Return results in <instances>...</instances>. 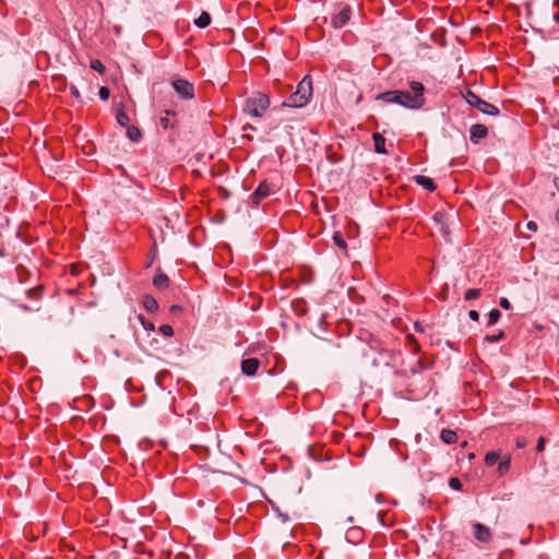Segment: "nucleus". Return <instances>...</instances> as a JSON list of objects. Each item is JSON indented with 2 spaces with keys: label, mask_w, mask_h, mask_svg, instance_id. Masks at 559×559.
<instances>
[{
  "label": "nucleus",
  "mask_w": 559,
  "mask_h": 559,
  "mask_svg": "<svg viewBox=\"0 0 559 559\" xmlns=\"http://www.w3.org/2000/svg\"><path fill=\"white\" fill-rule=\"evenodd\" d=\"M425 86L421 82L412 81L405 91H388L377 95L376 99L386 104H397L408 109H420L425 103Z\"/></svg>",
  "instance_id": "f257e3e1"
},
{
  "label": "nucleus",
  "mask_w": 559,
  "mask_h": 559,
  "mask_svg": "<svg viewBox=\"0 0 559 559\" xmlns=\"http://www.w3.org/2000/svg\"><path fill=\"white\" fill-rule=\"evenodd\" d=\"M364 355L376 368L396 367L401 365V353L384 347L379 340L373 337H370L369 348Z\"/></svg>",
  "instance_id": "f03ea898"
},
{
  "label": "nucleus",
  "mask_w": 559,
  "mask_h": 559,
  "mask_svg": "<svg viewBox=\"0 0 559 559\" xmlns=\"http://www.w3.org/2000/svg\"><path fill=\"white\" fill-rule=\"evenodd\" d=\"M312 96V80L309 75H306L297 86L296 92H294L286 102L283 103V106L301 108L306 106Z\"/></svg>",
  "instance_id": "7ed1b4c3"
},
{
  "label": "nucleus",
  "mask_w": 559,
  "mask_h": 559,
  "mask_svg": "<svg viewBox=\"0 0 559 559\" xmlns=\"http://www.w3.org/2000/svg\"><path fill=\"white\" fill-rule=\"evenodd\" d=\"M269 106V96L263 93H255L246 99L243 111L252 117L261 118Z\"/></svg>",
  "instance_id": "20e7f679"
},
{
  "label": "nucleus",
  "mask_w": 559,
  "mask_h": 559,
  "mask_svg": "<svg viewBox=\"0 0 559 559\" xmlns=\"http://www.w3.org/2000/svg\"><path fill=\"white\" fill-rule=\"evenodd\" d=\"M463 97L469 106L477 108L483 114L490 116L499 115V109L495 105L481 99L471 90H466V92L463 94Z\"/></svg>",
  "instance_id": "39448f33"
},
{
  "label": "nucleus",
  "mask_w": 559,
  "mask_h": 559,
  "mask_svg": "<svg viewBox=\"0 0 559 559\" xmlns=\"http://www.w3.org/2000/svg\"><path fill=\"white\" fill-rule=\"evenodd\" d=\"M352 16V8L347 3H337L331 14V25L334 28H342L345 26Z\"/></svg>",
  "instance_id": "423d86ee"
},
{
  "label": "nucleus",
  "mask_w": 559,
  "mask_h": 559,
  "mask_svg": "<svg viewBox=\"0 0 559 559\" xmlns=\"http://www.w3.org/2000/svg\"><path fill=\"white\" fill-rule=\"evenodd\" d=\"M274 193V186L266 180H263L259 183L257 189L250 195V202L253 207H258L260 203Z\"/></svg>",
  "instance_id": "0eeeda50"
},
{
  "label": "nucleus",
  "mask_w": 559,
  "mask_h": 559,
  "mask_svg": "<svg viewBox=\"0 0 559 559\" xmlns=\"http://www.w3.org/2000/svg\"><path fill=\"white\" fill-rule=\"evenodd\" d=\"M173 86L181 98L191 99L194 97V87L189 81L178 79L173 82Z\"/></svg>",
  "instance_id": "6e6552de"
},
{
  "label": "nucleus",
  "mask_w": 559,
  "mask_h": 559,
  "mask_svg": "<svg viewBox=\"0 0 559 559\" xmlns=\"http://www.w3.org/2000/svg\"><path fill=\"white\" fill-rule=\"evenodd\" d=\"M487 135L488 129L485 124L475 123L469 129V140L475 144H477L481 139H485Z\"/></svg>",
  "instance_id": "1a4fd4ad"
},
{
  "label": "nucleus",
  "mask_w": 559,
  "mask_h": 559,
  "mask_svg": "<svg viewBox=\"0 0 559 559\" xmlns=\"http://www.w3.org/2000/svg\"><path fill=\"white\" fill-rule=\"evenodd\" d=\"M474 527V537L481 542V543H488L492 535H491V532L489 530V527L485 526L484 524L481 523H475L473 525Z\"/></svg>",
  "instance_id": "9d476101"
},
{
  "label": "nucleus",
  "mask_w": 559,
  "mask_h": 559,
  "mask_svg": "<svg viewBox=\"0 0 559 559\" xmlns=\"http://www.w3.org/2000/svg\"><path fill=\"white\" fill-rule=\"evenodd\" d=\"M260 361L257 358H247L241 361V371L243 374L252 377L257 373Z\"/></svg>",
  "instance_id": "9b49d317"
},
{
  "label": "nucleus",
  "mask_w": 559,
  "mask_h": 559,
  "mask_svg": "<svg viewBox=\"0 0 559 559\" xmlns=\"http://www.w3.org/2000/svg\"><path fill=\"white\" fill-rule=\"evenodd\" d=\"M414 180L417 185L421 186L423 188L430 192L437 189V185L435 183V181L427 176L417 175L414 177Z\"/></svg>",
  "instance_id": "f8f14e48"
},
{
  "label": "nucleus",
  "mask_w": 559,
  "mask_h": 559,
  "mask_svg": "<svg viewBox=\"0 0 559 559\" xmlns=\"http://www.w3.org/2000/svg\"><path fill=\"white\" fill-rule=\"evenodd\" d=\"M372 140L374 144V152L378 154H385V138L382 134L376 132L372 134Z\"/></svg>",
  "instance_id": "ddd939ff"
},
{
  "label": "nucleus",
  "mask_w": 559,
  "mask_h": 559,
  "mask_svg": "<svg viewBox=\"0 0 559 559\" xmlns=\"http://www.w3.org/2000/svg\"><path fill=\"white\" fill-rule=\"evenodd\" d=\"M142 305L148 312H156L158 310V302L152 295H144L142 297Z\"/></svg>",
  "instance_id": "4468645a"
},
{
  "label": "nucleus",
  "mask_w": 559,
  "mask_h": 559,
  "mask_svg": "<svg viewBox=\"0 0 559 559\" xmlns=\"http://www.w3.org/2000/svg\"><path fill=\"white\" fill-rule=\"evenodd\" d=\"M153 285L159 289V290H164L166 289L168 286H169V278L166 274L164 273H157L154 277H153Z\"/></svg>",
  "instance_id": "2eb2a0df"
},
{
  "label": "nucleus",
  "mask_w": 559,
  "mask_h": 559,
  "mask_svg": "<svg viewBox=\"0 0 559 559\" xmlns=\"http://www.w3.org/2000/svg\"><path fill=\"white\" fill-rule=\"evenodd\" d=\"M293 310L296 316L302 317L307 313L308 307L304 299H296L292 302Z\"/></svg>",
  "instance_id": "dca6fc26"
},
{
  "label": "nucleus",
  "mask_w": 559,
  "mask_h": 559,
  "mask_svg": "<svg viewBox=\"0 0 559 559\" xmlns=\"http://www.w3.org/2000/svg\"><path fill=\"white\" fill-rule=\"evenodd\" d=\"M440 438L445 444H453L457 441V433L451 429H442Z\"/></svg>",
  "instance_id": "f3484780"
},
{
  "label": "nucleus",
  "mask_w": 559,
  "mask_h": 559,
  "mask_svg": "<svg viewBox=\"0 0 559 559\" xmlns=\"http://www.w3.org/2000/svg\"><path fill=\"white\" fill-rule=\"evenodd\" d=\"M510 467H511V456L504 455L498 464L497 472H498L499 476H504L510 471Z\"/></svg>",
  "instance_id": "a211bd4d"
},
{
  "label": "nucleus",
  "mask_w": 559,
  "mask_h": 559,
  "mask_svg": "<svg viewBox=\"0 0 559 559\" xmlns=\"http://www.w3.org/2000/svg\"><path fill=\"white\" fill-rule=\"evenodd\" d=\"M127 135L132 142H139L142 138V132L139 128L130 126L127 129Z\"/></svg>",
  "instance_id": "6ab92c4d"
},
{
  "label": "nucleus",
  "mask_w": 559,
  "mask_h": 559,
  "mask_svg": "<svg viewBox=\"0 0 559 559\" xmlns=\"http://www.w3.org/2000/svg\"><path fill=\"white\" fill-rule=\"evenodd\" d=\"M211 23V15L207 12H202L200 16L194 21V24L200 27L204 28L209 26Z\"/></svg>",
  "instance_id": "aec40b11"
},
{
  "label": "nucleus",
  "mask_w": 559,
  "mask_h": 559,
  "mask_svg": "<svg viewBox=\"0 0 559 559\" xmlns=\"http://www.w3.org/2000/svg\"><path fill=\"white\" fill-rule=\"evenodd\" d=\"M499 459H500V453L499 452L490 451L485 456V463L488 466H492V465H495L498 462Z\"/></svg>",
  "instance_id": "412c9836"
},
{
  "label": "nucleus",
  "mask_w": 559,
  "mask_h": 559,
  "mask_svg": "<svg viewBox=\"0 0 559 559\" xmlns=\"http://www.w3.org/2000/svg\"><path fill=\"white\" fill-rule=\"evenodd\" d=\"M506 337L504 332L501 330L497 334H488L484 337V341L487 343H497Z\"/></svg>",
  "instance_id": "4be33fe9"
},
{
  "label": "nucleus",
  "mask_w": 559,
  "mask_h": 559,
  "mask_svg": "<svg viewBox=\"0 0 559 559\" xmlns=\"http://www.w3.org/2000/svg\"><path fill=\"white\" fill-rule=\"evenodd\" d=\"M333 241L341 249H346L347 248V243H346L343 235L340 231L334 233Z\"/></svg>",
  "instance_id": "5701e85b"
},
{
  "label": "nucleus",
  "mask_w": 559,
  "mask_h": 559,
  "mask_svg": "<svg viewBox=\"0 0 559 559\" xmlns=\"http://www.w3.org/2000/svg\"><path fill=\"white\" fill-rule=\"evenodd\" d=\"M116 119H117V122L122 127H127L130 121L128 114L124 112L123 110H119L117 112Z\"/></svg>",
  "instance_id": "b1692460"
},
{
  "label": "nucleus",
  "mask_w": 559,
  "mask_h": 559,
  "mask_svg": "<svg viewBox=\"0 0 559 559\" xmlns=\"http://www.w3.org/2000/svg\"><path fill=\"white\" fill-rule=\"evenodd\" d=\"M501 317V312L498 309L490 310L488 314V325L496 324Z\"/></svg>",
  "instance_id": "393cba45"
},
{
  "label": "nucleus",
  "mask_w": 559,
  "mask_h": 559,
  "mask_svg": "<svg viewBox=\"0 0 559 559\" xmlns=\"http://www.w3.org/2000/svg\"><path fill=\"white\" fill-rule=\"evenodd\" d=\"M16 274H17V277H19V281L21 283L25 282L27 280V276H28V271L23 266V265H17L16 269Z\"/></svg>",
  "instance_id": "a878e982"
},
{
  "label": "nucleus",
  "mask_w": 559,
  "mask_h": 559,
  "mask_svg": "<svg viewBox=\"0 0 559 559\" xmlns=\"http://www.w3.org/2000/svg\"><path fill=\"white\" fill-rule=\"evenodd\" d=\"M91 68H92L94 71H96V72H98V73H100V74L105 73V71H106L105 66H104V64H103V62H102L100 60H98V59H95V60H92V61H91Z\"/></svg>",
  "instance_id": "bb28decb"
},
{
  "label": "nucleus",
  "mask_w": 559,
  "mask_h": 559,
  "mask_svg": "<svg viewBox=\"0 0 559 559\" xmlns=\"http://www.w3.org/2000/svg\"><path fill=\"white\" fill-rule=\"evenodd\" d=\"M138 319H139V321L141 322L142 326H143L146 331H154V330H155V325H154V323H153V322H151V321H148V320H146V319L144 318V316H143V314H139V316H138Z\"/></svg>",
  "instance_id": "cd10ccee"
},
{
  "label": "nucleus",
  "mask_w": 559,
  "mask_h": 559,
  "mask_svg": "<svg viewBox=\"0 0 559 559\" xmlns=\"http://www.w3.org/2000/svg\"><path fill=\"white\" fill-rule=\"evenodd\" d=\"M480 289H477V288H471V289H467L465 295H464V298L465 300H472V299H476L480 296Z\"/></svg>",
  "instance_id": "c85d7f7f"
},
{
  "label": "nucleus",
  "mask_w": 559,
  "mask_h": 559,
  "mask_svg": "<svg viewBox=\"0 0 559 559\" xmlns=\"http://www.w3.org/2000/svg\"><path fill=\"white\" fill-rule=\"evenodd\" d=\"M159 332L164 335V336H173L174 335V329L171 325L169 324H163L159 326Z\"/></svg>",
  "instance_id": "c756f323"
},
{
  "label": "nucleus",
  "mask_w": 559,
  "mask_h": 559,
  "mask_svg": "<svg viewBox=\"0 0 559 559\" xmlns=\"http://www.w3.org/2000/svg\"><path fill=\"white\" fill-rule=\"evenodd\" d=\"M449 486L454 490H461L463 485L457 477H452L449 480Z\"/></svg>",
  "instance_id": "7c9ffc66"
},
{
  "label": "nucleus",
  "mask_w": 559,
  "mask_h": 559,
  "mask_svg": "<svg viewBox=\"0 0 559 559\" xmlns=\"http://www.w3.org/2000/svg\"><path fill=\"white\" fill-rule=\"evenodd\" d=\"M109 95H110V92H109L108 87H106V86L100 87V90H99V97L103 100H107L109 98Z\"/></svg>",
  "instance_id": "2f4dec72"
},
{
  "label": "nucleus",
  "mask_w": 559,
  "mask_h": 559,
  "mask_svg": "<svg viewBox=\"0 0 559 559\" xmlns=\"http://www.w3.org/2000/svg\"><path fill=\"white\" fill-rule=\"evenodd\" d=\"M354 537V538H360L361 536V531L359 528H352L347 532V537Z\"/></svg>",
  "instance_id": "473e14b6"
},
{
  "label": "nucleus",
  "mask_w": 559,
  "mask_h": 559,
  "mask_svg": "<svg viewBox=\"0 0 559 559\" xmlns=\"http://www.w3.org/2000/svg\"><path fill=\"white\" fill-rule=\"evenodd\" d=\"M426 367L423 365V361L420 359L417 360L416 367L412 368V373L415 374L421 370H424Z\"/></svg>",
  "instance_id": "72a5a7b5"
},
{
  "label": "nucleus",
  "mask_w": 559,
  "mask_h": 559,
  "mask_svg": "<svg viewBox=\"0 0 559 559\" xmlns=\"http://www.w3.org/2000/svg\"><path fill=\"white\" fill-rule=\"evenodd\" d=\"M426 367L423 365V361L420 359L417 360L416 367L412 368V373L415 374L421 370H424Z\"/></svg>",
  "instance_id": "f704fd0d"
},
{
  "label": "nucleus",
  "mask_w": 559,
  "mask_h": 559,
  "mask_svg": "<svg viewBox=\"0 0 559 559\" xmlns=\"http://www.w3.org/2000/svg\"><path fill=\"white\" fill-rule=\"evenodd\" d=\"M499 305H500L501 308H503L506 310H509L511 308V304L508 300V298H506V297L500 298Z\"/></svg>",
  "instance_id": "c9c22d12"
},
{
  "label": "nucleus",
  "mask_w": 559,
  "mask_h": 559,
  "mask_svg": "<svg viewBox=\"0 0 559 559\" xmlns=\"http://www.w3.org/2000/svg\"><path fill=\"white\" fill-rule=\"evenodd\" d=\"M546 439L544 437H540L537 441L536 451L542 452L545 449Z\"/></svg>",
  "instance_id": "e433bc0d"
},
{
  "label": "nucleus",
  "mask_w": 559,
  "mask_h": 559,
  "mask_svg": "<svg viewBox=\"0 0 559 559\" xmlns=\"http://www.w3.org/2000/svg\"><path fill=\"white\" fill-rule=\"evenodd\" d=\"M468 317L473 321H478L479 320V313H478L477 310H469L468 311Z\"/></svg>",
  "instance_id": "4c0bfd02"
},
{
  "label": "nucleus",
  "mask_w": 559,
  "mask_h": 559,
  "mask_svg": "<svg viewBox=\"0 0 559 559\" xmlns=\"http://www.w3.org/2000/svg\"><path fill=\"white\" fill-rule=\"evenodd\" d=\"M159 124H160L164 129L169 128V119H168V117H162V118L159 119Z\"/></svg>",
  "instance_id": "58836bf2"
},
{
  "label": "nucleus",
  "mask_w": 559,
  "mask_h": 559,
  "mask_svg": "<svg viewBox=\"0 0 559 559\" xmlns=\"http://www.w3.org/2000/svg\"><path fill=\"white\" fill-rule=\"evenodd\" d=\"M526 444H527V441L525 438H518L516 448L522 449V448L526 447Z\"/></svg>",
  "instance_id": "ea45409f"
},
{
  "label": "nucleus",
  "mask_w": 559,
  "mask_h": 559,
  "mask_svg": "<svg viewBox=\"0 0 559 559\" xmlns=\"http://www.w3.org/2000/svg\"><path fill=\"white\" fill-rule=\"evenodd\" d=\"M17 305H19V307H21L25 311L38 310L37 307H29V306H27L25 304H22V302H19Z\"/></svg>",
  "instance_id": "a19ab883"
},
{
  "label": "nucleus",
  "mask_w": 559,
  "mask_h": 559,
  "mask_svg": "<svg viewBox=\"0 0 559 559\" xmlns=\"http://www.w3.org/2000/svg\"><path fill=\"white\" fill-rule=\"evenodd\" d=\"M27 295L31 296L32 298H37L39 296V292L38 289H28Z\"/></svg>",
  "instance_id": "79ce46f5"
},
{
  "label": "nucleus",
  "mask_w": 559,
  "mask_h": 559,
  "mask_svg": "<svg viewBox=\"0 0 559 559\" xmlns=\"http://www.w3.org/2000/svg\"><path fill=\"white\" fill-rule=\"evenodd\" d=\"M527 228H528V229H532V230H536L537 225H536V223H534V222H528V223H527Z\"/></svg>",
  "instance_id": "37998d69"
},
{
  "label": "nucleus",
  "mask_w": 559,
  "mask_h": 559,
  "mask_svg": "<svg viewBox=\"0 0 559 559\" xmlns=\"http://www.w3.org/2000/svg\"><path fill=\"white\" fill-rule=\"evenodd\" d=\"M180 309H181L180 306H175V305L171 306V308H170L171 312H175V311L180 310Z\"/></svg>",
  "instance_id": "c03bdc74"
},
{
  "label": "nucleus",
  "mask_w": 559,
  "mask_h": 559,
  "mask_svg": "<svg viewBox=\"0 0 559 559\" xmlns=\"http://www.w3.org/2000/svg\"><path fill=\"white\" fill-rule=\"evenodd\" d=\"M554 21L559 24V12L554 14Z\"/></svg>",
  "instance_id": "a18cd8bd"
},
{
  "label": "nucleus",
  "mask_w": 559,
  "mask_h": 559,
  "mask_svg": "<svg viewBox=\"0 0 559 559\" xmlns=\"http://www.w3.org/2000/svg\"><path fill=\"white\" fill-rule=\"evenodd\" d=\"M552 4L554 7L559 8V0H554Z\"/></svg>",
  "instance_id": "49530a36"
},
{
  "label": "nucleus",
  "mask_w": 559,
  "mask_h": 559,
  "mask_svg": "<svg viewBox=\"0 0 559 559\" xmlns=\"http://www.w3.org/2000/svg\"><path fill=\"white\" fill-rule=\"evenodd\" d=\"M73 94H74V95H76V96H79V92H78V90H73Z\"/></svg>",
  "instance_id": "de8ad7c7"
},
{
  "label": "nucleus",
  "mask_w": 559,
  "mask_h": 559,
  "mask_svg": "<svg viewBox=\"0 0 559 559\" xmlns=\"http://www.w3.org/2000/svg\"><path fill=\"white\" fill-rule=\"evenodd\" d=\"M415 326H416V330L420 329V325H418V323H415Z\"/></svg>",
  "instance_id": "09e8293b"
},
{
  "label": "nucleus",
  "mask_w": 559,
  "mask_h": 559,
  "mask_svg": "<svg viewBox=\"0 0 559 559\" xmlns=\"http://www.w3.org/2000/svg\"><path fill=\"white\" fill-rule=\"evenodd\" d=\"M415 326H416V330L420 329V325H418V323H415Z\"/></svg>",
  "instance_id": "8fccbe9b"
}]
</instances>
